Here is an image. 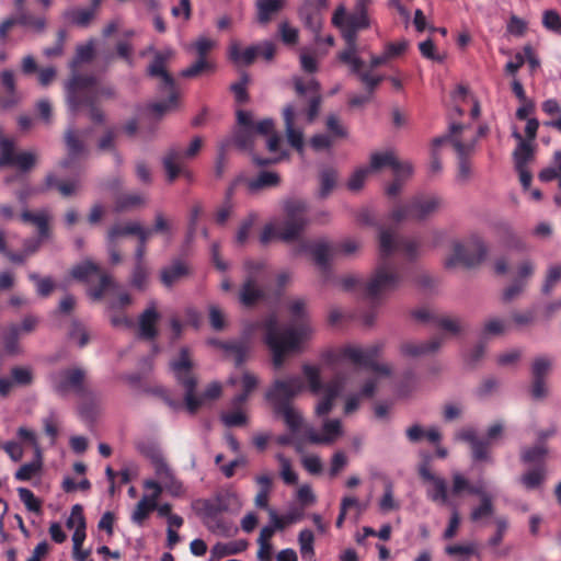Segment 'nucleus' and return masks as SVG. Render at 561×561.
<instances>
[{
  "label": "nucleus",
  "instance_id": "obj_48",
  "mask_svg": "<svg viewBox=\"0 0 561 561\" xmlns=\"http://www.w3.org/2000/svg\"><path fill=\"white\" fill-rule=\"evenodd\" d=\"M470 129L469 125H463L459 123H450L449 125V133L447 135L436 137L433 139L432 145L435 151L438 147H440L443 144L450 141L453 144L454 138H461V135Z\"/></svg>",
  "mask_w": 561,
  "mask_h": 561
},
{
  "label": "nucleus",
  "instance_id": "obj_27",
  "mask_svg": "<svg viewBox=\"0 0 561 561\" xmlns=\"http://www.w3.org/2000/svg\"><path fill=\"white\" fill-rule=\"evenodd\" d=\"M1 85L5 95L0 98V107L9 110L16 106L21 101V95L16 90L15 78L12 70H3L0 73Z\"/></svg>",
  "mask_w": 561,
  "mask_h": 561
},
{
  "label": "nucleus",
  "instance_id": "obj_49",
  "mask_svg": "<svg viewBox=\"0 0 561 561\" xmlns=\"http://www.w3.org/2000/svg\"><path fill=\"white\" fill-rule=\"evenodd\" d=\"M337 181L336 171L332 168H328L321 171L320 173V192L319 195L321 198L328 197L331 192L334 190Z\"/></svg>",
  "mask_w": 561,
  "mask_h": 561
},
{
  "label": "nucleus",
  "instance_id": "obj_54",
  "mask_svg": "<svg viewBox=\"0 0 561 561\" xmlns=\"http://www.w3.org/2000/svg\"><path fill=\"white\" fill-rule=\"evenodd\" d=\"M42 470V460L37 459L22 465L14 473L18 481H30L33 477L38 474Z\"/></svg>",
  "mask_w": 561,
  "mask_h": 561
},
{
  "label": "nucleus",
  "instance_id": "obj_22",
  "mask_svg": "<svg viewBox=\"0 0 561 561\" xmlns=\"http://www.w3.org/2000/svg\"><path fill=\"white\" fill-rule=\"evenodd\" d=\"M385 167H390L394 175H399L401 172L407 173L408 175L412 174L413 168L411 163L400 162L397 160L392 152H375L370 156V167L369 171H378Z\"/></svg>",
  "mask_w": 561,
  "mask_h": 561
},
{
  "label": "nucleus",
  "instance_id": "obj_6",
  "mask_svg": "<svg viewBox=\"0 0 561 561\" xmlns=\"http://www.w3.org/2000/svg\"><path fill=\"white\" fill-rule=\"evenodd\" d=\"M172 56L173 51L171 49L156 51L152 61L147 68V75L151 78H160L159 89L169 94L167 100L154 102L150 105V110L158 116L176 108L179 104L175 80L165 69L167 62Z\"/></svg>",
  "mask_w": 561,
  "mask_h": 561
},
{
  "label": "nucleus",
  "instance_id": "obj_57",
  "mask_svg": "<svg viewBox=\"0 0 561 561\" xmlns=\"http://www.w3.org/2000/svg\"><path fill=\"white\" fill-rule=\"evenodd\" d=\"M18 494L21 502L25 505L27 511L33 513H41L42 502L34 495V493L26 488H19Z\"/></svg>",
  "mask_w": 561,
  "mask_h": 561
},
{
  "label": "nucleus",
  "instance_id": "obj_16",
  "mask_svg": "<svg viewBox=\"0 0 561 561\" xmlns=\"http://www.w3.org/2000/svg\"><path fill=\"white\" fill-rule=\"evenodd\" d=\"M203 146V138L196 136L192 139L186 150L172 147L163 158V167L165 169L168 181L173 182L180 174L181 162L183 158H194Z\"/></svg>",
  "mask_w": 561,
  "mask_h": 561
},
{
  "label": "nucleus",
  "instance_id": "obj_50",
  "mask_svg": "<svg viewBox=\"0 0 561 561\" xmlns=\"http://www.w3.org/2000/svg\"><path fill=\"white\" fill-rule=\"evenodd\" d=\"M145 204V197L137 193L122 194L116 198L115 210L121 213Z\"/></svg>",
  "mask_w": 561,
  "mask_h": 561
},
{
  "label": "nucleus",
  "instance_id": "obj_42",
  "mask_svg": "<svg viewBox=\"0 0 561 561\" xmlns=\"http://www.w3.org/2000/svg\"><path fill=\"white\" fill-rule=\"evenodd\" d=\"M21 220L25 224H32L37 227L41 239L48 237L49 226L48 218L45 214H34L30 210L22 211Z\"/></svg>",
  "mask_w": 561,
  "mask_h": 561
},
{
  "label": "nucleus",
  "instance_id": "obj_23",
  "mask_svg": "<svg viewBox=\"0 0 561 561\" xmlns=\"http://www.w3.org/2000/svg\"><path fill=\"white\" fill-rule=\"evenodd\" d=\"M477 141V137L472 136L470 139H453V147L455 148L459 163H458V180L461 182H466L470 176V163L468 161V156L472 151Z\"/></svg>",
  "mask_w": 561,
  "mask_h": 561
},
{
  "label": "nucleus",
  "instance_id": "obj_28",
  "mask_svg": "<svg viewBox=\"0 0 561 561\" xmlns=\"http://www.w3.org/2000/svg\"><path fill=\"white\" fill-rule=\"evenodd\" d=\"M341 390L342 381L339 378H334L330 382L325 383L323 397L316 407L317 415L324 416L331 412L334 401L339 397Z\"/></svg>",
  "mask_w": 561,
  "mask_h": 561
},
{
  "label": "nucleus",
  "instance_id": "obj_2",
  "mask_svg": "<svg viewBox=\"0 0 561 561\" xmlns=\"http://www.w3.org/2000/svg\"><path fill=\"white\" fill-rule=\"evenodd\" d=\"M293 324L280 330L276 314H270L257 323L264 331V342L273 354V365L280 368L285 356L299 348L300 343L310 336L312 329L306 319L305 301L296 299L289 304Z\"/></svg>",
  "mask_w": 561,
  "mask_h": 561
},
{
  "label": "nucleus",
  "instance_id": "obj_3",
  "mask_svg": "<svg viewBox=\"0 0 561 561\" xmlns=\"http://www.w3.org/2000/svg\"><path fill=\"white\" fill-rule=\"evenodd\" d=\"M305 388L300 376H290L285 379H276L265 393L276 416L283 419L290 434L301 436L305 440V428L310 427L304 422L301 413L293 405L294 399Z\"/></svg>",
  "mask_w": 561,
  "mask_h": 561
},
{
  "label": "nucleus",
  "instance_id": "obj_51",
  "mask_svg": "<svg viewBox=\"0 0 561 561\" xmlns=\"http://www.w3.org/2000/svg\"><path fill=\"white\" fill-rule=\"evenodd\" d=\"M302 371L308 381L309 390L313 394H318L324 390L325 385L322 383L320 371L317 367L311 365H304Z\"/></svg>",
  "mask_w": 561,
  "mask_h": 561
},
{
  "label": "nucleus",
  "instance_id": "obj_24",
  "mask_svg": "<svg viewBox=\"0 0 561 561\" xmlns=\"http://www.w3.org/2000/svg\"><path fill=\"white\" fill-rule=\"evenodd\" d=\"M512 136L517 140V147L513 151L515 170L523 190L526 191V136L515 125L512 126Z\"/></svg>",
  "mask_w": 561,
  "mask_h": 561
},
{
  "label": "nucleus",
  "instance_id": "obj_14",
  "mask_svg": "<svg viewBox=\"0 0 561 561\" xmlns=\"http://www.w3.org/2000/svg\"><path fill=\"white\" fill-rule=\"evenodd\" d=\"M85 379L87 371L81 367H68L49 375L50 387L59 396L73 392L79 397H84L87 394Z\"/></svg>",
  "mask_w": 561,
  "mask_h": 561
},
{
  "label": "nucleus",
  "instance_id": "obj_39",
  "mask_svg": "<svg viewBox=\"0 0 561 561\" xmlns=\"http://www.w3.org/2000/svg\"><path fill=\"white\" fill-rule=\"evenodd\" d=\"M257 385V377L250 371H244L241 378L242 391L234 396L232 399V405L236 408L241 407L249 399V396L256 389Z\"/></svg>",
  "mask_w": 561,
  "mask_h": 561
},
{
  "label": "nucleus",
  "instance_id": "obj_61",
  "mask_svg": "<svg viewBox=\"0 0 561 561\" xmlns=\"http://www.w3.org/2000/svg\"><path fill=\"white\" fill-rule=\"evenodd\" d=\"M510 327L507 321L493 318L484 323L483 335L484 336H496L505 333Z\"/></svg>",
  "mask_w": 561,
  "mask_h": 561
},
{
  "label": "nucleus",
  "instance_id": "obj_55",
  "mask_svg": "<svg viewBox=\"0 0 561 561\" xmlns=\"http://www.w3.org/2000/svg\"><path fill=\"white\" fill-rule=\"evenodd\" d=\"M257 219V215L254 213L249 214L240 224V227L236 233V242L239 245L245 244L250 237V232Z\"/></svg>",
  "mask_w": 561,
  "mask_h": 561
},
{
  "label": "nucleus",
  "instance_id": "obj_18",
  "mask_svg": "<svg viewBox=\"0 0 561 561\" xmlns=\"http://www.w3.org/2000/svg\"><path fill=\"white\" fill-rule=\"evenodd\" d=\"M301 111L295 104H287L282 112L287 141L295 150L301 153L305 147L304 133L301 128L296 126Z\"/></svg>",
  "mask_w": 561,
  "mask_h": 561
},
{
  "label": "nucleus",
  "instance_id": "obj_58",
  "mask_svg": "<svg viewBox=\"0 0 561 561\" xmlns=\"http://www.w3.org/2000/svg\"><path fill=\"white\" fill-rule=\"evenodd\" d=\"M216 46V42L201 36L196 41H194L187 49L194 50L197 55V58H207L208 53Z\"/></svg>",
  "mask_w": 561,
  "mask_h": 561
},
{
  "label": "nucleus",
  "instance_id": "obj_38",
  "mask_svg": "<svg viewBox=\"0 0 561 561\" xmlns=\"http://www.w3.org/2000/svg\"><path fill=\"white\" fill-rule=\"evenodd\" d=\"M280 178L276 172L262 171L255 179L248 180L247 185L251 193L263 188L275 187L279 184Z\"/></svg>",
  "mask_w": 561,
  "mask_h": 561
},
{
  "label": "nucleus",
  "instance_id": "obj_53",
  "mask_svg": "<svg viewBox=\"0 0 561 561\" xmlns=\"http://www.w3.org/2000/svg\"><path fill=\"white\" fill-rule=\"evenodd\" d=\"M298 542L302 558L308 559L314 556V535L310 529H304L299 533Z\"/></svg>",
  "mask_w": 561,
  "mask_h": 561
},
{
  "label": "nucleus",
  "instance_id": "obj_56",
  "mask_svg": "<svg viewBox=\"0 0 561 561\" xmlns=\"http://www.w3.org/2000/svg\"><path fill=\"white\" fill-rule=\"evenodd\" d=\"M94 57V43L90 41L85 45H79L76 49V56L70 64L72 69H76L81 62H89Z\"/></svg>",
  "mask_w": 561,
  "mask_h": 561
},
{
  "label": "nucleus",
  "instance_id": "obj_47",
  "mask_svg": "<svg viewBox=\"0 0 561 561\" xmlns=\"http://www.w3.org/2000/svg\"><path fill=\"white\" fill-rule=\"evenodd\" d=\"M157 507V502L150 500L148 495H145L136 505L135 511L131 515V520L138 525H141L145 519L148 518L149 514Z\"/></svg>",
  "mask_w": 561,
  "mask_h": 561
},
{
  "label": "nucleus",
  "instance_id": "obj_5",
  "mask_svg": "<svg viewBox=\"0 0 561 561\" xmlns=\"http://www.w3.org/2000/svg\"><path fill=\"white\" fill-rule=\"evenodd\" d=\"M95 83L94 75L73 73L66 84V98L72 113L85 106L89 108L90 119L95 124H103L105 115L96 104Z\"/></svg>",
  "mask_w": 561,
  "mask_h": 561
},
{
  "label": "nucleus",
  "instance_id": "obj_32",
  "mask_svg": "<svg viewBox=\"0 0 561 561\" xmlns=\"http://www.w3.org/2000/svg\"><path fill=\"white\" fill-rule=\"evenodd\" d=\"M298 14L305 27L314 34L316 41H320V32L323 24L322 13L310 5L304 4L299 9Z\"/></svg>",
  "mask_w": 561,
  "mask_h": 561
},
{
  "label": "nucleus",
  "instance_id": "obj_44",
  "mask_svg": "<svg viewBox=\"0 0 561 561\" xmlns=\"http://www.w3.org/2000/svg\"><path fill=\"white\" fill-rule=\"evenodd\" d=\"M138 224L136 221H129L125 224H115L107 231V242L113 244L117 243L118 238L126 236H135L138 230Z\"/></svg>",
  "mask_w": 561,
  "mask_h": 561
},
{
  "label": "nucleus",
  "instance_id": "obj_45",
  "mask_svg": "<svg viewBox=\"0 0 561 561\" xmlns=\"http://www.w3.org/2000/svg\"><path fill=\"white\" fill-rule=\"evenodd\" d=\"M215 64L207 58H197L190 67L181 71L183 78H195L204 72H214Z\"/></svg>",
  "mask_w": 561,
  "mask_h": 561
},
{
  "label": "nucleus",
  "instance_id": "obj_37",
  "mask_svg": "<svg viewBox=\"0 0 561 561\" xmlns=\"http://www.w3.org/2000/svg\"><path fill=\"white\" fill-rule=\"evenodd\" d=\"M251 347L245 340L228 341L225 352L227 356L233 357L236 367H241L248 359Z\"/></svg>",
  "mask_w": 561,
  "mask_h": 561
},
{
  "label": "nucleus",
  "instance_id": "obj_21",
  "mask_svg": "<svg viewBox=\"0 0 561 561\" xmlns=\"http://www.w3.org/2000/svg\"><path fill=\"white\" fill-rule=\"evenodd\" d=\"M161 316L157 310L156 302L150 305L139 314L138 318V336L146 341H153L158 336L157 324Z\"/></svg>",
  "mask_w": 561,
  "mask_h": 561
},
{
  "label": "nucleus",
  "instance_id": "obj_4",
  "mask_svg": "<svg viewBox=\"0 0 561 561\" xmlns=\"http://www.w3.org/2000/svg\"><path fill=\"white\" fill-rule=\"evenodd\" d=\"M332 24L337 27L346 43V47L337 54L339 61H352L357 55V33L369 27V18L364 1H358L353 13L346 14L345 7L339 5L332 16Z\"/></svg>",
  "mask_w": 561,
  "mask_h": 561
},
{
  "label": "nucleus",
  "instance_id": "obj_17",
  "mask_svg": "<svg viewBox=\"0 0 561 561\" xmlns=\"http://www.w3.org/2000/svg\"><path fill=\"white\" fill-rule=\"evenodd\" d=\"M36 157L32 152H14V144L12 140L3 138L0 140V168L18 167L23 172H28L34 168Z\"/></svg>",
  "mask_w": 561,
  "mask_h": 561
},
{
  "label": "nucleus",
  "instance_id": "obj_1",
  "mask_svg": "<svg viewBox=\"0 0 561 561\" xmlns=\"http://www.w3.org/2000/svg\"><path fill=\"white\" fill-rule=\"evenodd\" d=\"M417 241L397 237L389 229H381L379 233L380 259L369 282L362 284L357 277L348 275L341 278L340 284L344 290H352L360 286L366 298L376 300L380 295L397 289L402 282L401 270L392 261L391 255L394 252H401L409 260H414L417 256Z\"/></svg>",
  "mask_w": 561,
  "mask_h": 561
},
{
  "label": "nucleus",
  "instance_id": "obj_43",
  "mask_svg": "<svg viewBox=\"0 0 561 561\" xmlns=\"http://www.w3.org/2000/svg\"><path fill=\"white\" fill-rule=\"evenodd\" d=\"M432 488L427 490V499L434 503L446 505L448 503V490L445 479L437 478L431 482Z\"/></svg>",
  "mask_w": 561,
  "mask_h": 561
},
{
  "label": "nucleus",
  "instance_id": "obj_10",
  "mask_svg": "<svg viewBox=\"0 0 561 561\" xmlns=\"http://www.w3.org/2000/svg\"><path fill=\"white\" fill-rule=\"evenodd\" d=\"M171 369L174 373L179 383L185 389V405L190 413H195L202 405L195 393L197 379L192 373V360L188 350L181 348L179 358L171 362Z\"/></svg>",
  "mask_w": 561,
  "mask_h": 561
},
{
  "label": "nucleus",
  "instance_id": "obj_9",
  "mask_svg": "<svg viewBox=\"0 0 561 561\" xmlns=\"http://www.w3.org/2000/svg\"><path fill=\"white\" fill-rule=\"evenodd\" d=\"M503 432V426L499 423L489 427L484 437H479L472 427L460 430L456 434V438L466 442L470 445L471 458L474 462L493 463L492 449L495 440L500 438Z\"/></svg>",
  "mask_w": 561,
  "mask_h": 561
},
{
  "label": "nucleus",
  "instance_id": "obj_52",
  "mask_svg": "<svg viewBox=\"0 0 561 561\" xmlns=\"http://www.w3.org/2000/svg\"><path fill=\"white\" fill-rule=\"evenodd\" d=\"M19 25L32 28L33 31L41 33L46 27V20L44 16H35L28 12H20L16 16Z\"/></svg>",
  "mask_w": 561,
  "mask_h": 561
},
{
  "label": "nucleus",
  "instance_id": "obj_7",
  "mask_svg": "<svg viewBox=\"0 0 561 561\" xmlns=\"http://www.w3.org/2000/svg\"><path fill=\"white\" fill-rule=\"evenodd\" d=\"M383 350L382 343H375L365 348L357 345H345L336 353L328 355L330 363L347 360L357 367L365 368L381 376H390L391 367L387 364H379L377 358Z\"/></svg>",
  "mask_w": 561,
  "mask_h": 561
},
{
  "label": "nucleus",
  "instance_id": "obj_29",
  "mask_svg": "<svg viewBox=\"0 0 561 561\" xmlns=\"http://www.w3.org/2000/svg\"><path fill=\"white\" fill-rule=\"evenodd\" d=\"M554 434V428L538 430L535 432V442L528 447V462L543 461L547 454V440Z\"/></svg>",
  "mask_w": 561,
  "mask_h": 561
},
{
  "label": "nucleus",
  "instance_id": "obj_41",
  "mask_svg": "<svg viewBox=\"0 0 561 561\" xmlns=\"http://www.w3.org/2000/svg\"><path fill=\"white\" fill-rule=\"evenodd\" d=\"M66 146L68 149L69 158L61 161L60 165L62 168H68L70 165V160L76 159L84 151L83 142L78 138L73 130H68L65 136Z\"/></svg>",
  "mask_w": 561,
  "mask_h": 561
},
{
  "label": "nucleus",
  "instance_id": "obj_40",
  "mask_svg": "<svg viewBox=\"0 0 561 561\" xmlns=\"http://www.w3.org/2000/svg\"><path fill=\"white\" fill-rule=\"evenodd\" d=\"M526 279V263L522 262L517 266L516 278L503 293V301L510 302L518 297L524 289V282Z\"/></svg>",
  "mask_w": 561,
  "mask_h": 561
},
{
  "label": "nucleus",
  "instance_id": "obj_64",
  "mask_svg": "<svg viewBox=\"0 0 561 561\" xmlns=\"http://www.w3.org/2000/svg\"><path fill=\"white\" fill-rule=\"evenodd\" d=\"M542 24L547 30L561 34V16L557 11H545L542 14Z\"/></svg>",
  "mask_w": 561,
  "mask_h": 561
},
{
  "label": "nucleus",
  "instance_id": "obj_8",
  "mask_svg": "<svg viewBox=\"0 0 561 561\" xmlns=\"http://www.w3.org/2000/svg\"><path fill=\"white\" fill-rule=\"evenodd\" d=\"M443 205V199L433 194H416L405 204L394 207L390 218L397 222L410 219L422 221L435 214Z\"/></svg>",
  "mask_w": 561,
  "mask_h": 561
},
{
  "label": "nucleus",
  "instance_id": "obj_33",
  "mask_svg": "<svg viewBox=\"0 0 561 561\" xmlns=\"http://www.w3.org/2000/svg\"><path fill=\"white\" fill-rule=\"evenodd\" d=\"M265 297L264 290L257 286L253 276H249L240 290V301L245 307H252Z\"/></svg>",
  "mask_w": 561,
  "mask_h": 561
},
{
  "label": "nucleus",
  "instance_id": "obj_26",
  "mask_svg": "<svg viewBox=\"0 0 561 561\" xmlns=\"http://www.w3.org/2000/svg\"><path fill=\"white\" fill-rule=\"evenodd\" d=\"M341 434V422L339 420H327L323 424V435L311 427L305 428V440L311 444H325L333 442Z\"/></svg>",
  "mask_w": 561,
  "mask_h": 561
},
{
  "label": "nucleus",
  "instance_id": "obj_19",
  "mask_svg": "<svg viewBox=\"0 0 561 561\" xmlns=\"http://www.w3.org/2000/svg\"><path fill=\"white\" fill-rule=\"evenodd\" d=\"M238 127L233 133V144L241 150L252 149L254 144V122L250 112L237 111Z\"/></svg>",
  "mask_w": 561,
  "mask_h": 561
},
{
  "label": "nucleus",
  "instance_id": "obj_63",
  "mask_svg": "<svg viewBox=\"0 0 561 561\" xmlns=\"http://www.w3.org/2000/svg\"><path fill=\"white\" fill-rule=\"evenodd\" d=\"M561 279V264H552L547 271L542 293L549 295L554 285Z\"/></svg>",
  "mask_w": 561,
  "mask_h": 561
},
{
  "label": "nucleus",
  "instance_id": "obj_12",
  "mask_svg": "<svg viewBox=\"0 0 561 561\" xmlns=\"http://www.w3.org/2000/svg\"><path fill=\"white\" fill-rule=\"evenodd\" d=\"M486 255V248L478 237L466 241H456L453 245V253L445 260V267L453 268L461 265L472 268L482 263Z\"/></svg>",
  "mask_w": 561,
  "mask_h": 561
},
{
  "label": "nucleus",
  "instance_id": "obj_62",
  "mask_svg": "<svg viewBox=\"0 0 561 561\" xmlns=\"http://www.w3.org/2000/svg\"><path fill=\"white\" fill-rule=\"evenodd\" d=\"M278 32L282 42L285 45L294 46L298 43L299 32L296 27L290 26L287 22H282L278 25Z\"/></svg>",
  "mask_w": 561,
  "mask_h": 561
},
{
  "label": "nucleus",
  "instance_id": "obj_30",
  "mask_svg": "<svg viewBox=\"0 0 561 561\" xmlns=\"http://www.w3.org/2000/svg\"><path fill=\"white\" fill-rule=\"evenodd\" d=\"M355 59L358 60V64H353L352 61H340L341 64L348 67L350 75L355 76L360 83L364 85L367 95H371L375 93L376 89L379 87L377 82L373 79V73L369 70H363L364 60L359 56H355Z\"/></svg>",
  "mask_w": 561,
  "mask_h": 561
},
{
  "label": "nucleus",
  "instance_id": "obj_15",
  "mask_svg": "<svg viewBox=\"0 0 561 561\" xmlns=\"http://www.w3.org/2000/svg\"><path fill=\"white\" fill-rule=\"evenodd\" d=\"M70 274L75 279L85 283H91L94 277L99 278V284L89 289V296L93 300H100L112 284L111 277L102 273L100 266L91 261L73 266Z\"/></svg>",
  "mask_w": 561,
  "mask_h": 561
},
{
  "label": "nucleus",
  "instance_id": "obj_46",
  "mask_svg": "<svg viewBox=\"0 0 561 561\" xmlns=\"http://www.w3.org/2000/svg\"><path fill=\"white\" fill-rule=\"evenodd\" d=\"M20 327L18 324H11L3 333V348L7 354L15 355L20 351L19 339H20Z\"/></svg>",
  "mask_w": 561,
  "mask_h": 561
},
{
  "label": "nucleus",
  "instance_id": "obj_20",
  "mask_svg": "<svg viewBox=\"0 0 561 561\" xmlns=\"http://www.w3.org/2000/svg\"><path fill=\"white\" fill-rule=\"evenodd\" d=\"M302 253H311L314 263L319 266L322 273H330V245L327 242H311L301 239L294 248V254L299 255Z\"/></svg>",
  "mask_w": 561,
  "mask_h": 561
},
{
  "label": "nucleus",
  "instance_id": "obj_59",
  "mask_svg": "<svg viewBox=\"0 0 561 561\" xmlns=\"http://www.w3.org/2000/svg\"><path fill=\"white\" fill-rule=\"evenodd\" d=\"M148 280V270L145 263H136L133 274L130 284L133 287L144 290L147 286Z\"/></svg>",
  "mask_w": 561,
  "mask_h": 561
},
{
  "label": "nucleus",
  "instance_id": "obj_25",
  "mask_svg": "<svg viewBox=\"0 0 561 561\" xmlns=\"http://www.w3.org/2000/svg\"><path fill=\"white\" fill-rule=\"evenodd\" d=\"M443 342V335L433 336L427 342H404L400 346V352L403 356L419 357L436 352Z\"/></svg>",
  "mask_w": 561,
  "mask_h": 561
},
{
  "label": "nucleus",
  "instance_id": "obj_34",
  "mask_svg": "<svg viewBox=\"0 0 561 561\" xmlns=\"http://www.w3.org/2000/svg\"><path fill=\"white\" fill-rule=\"evenodd\" d=\"M190 274L188 266L181 260H174L168 267L161 270V282L165 287H171L181 278Z\"/></svg>",
  "mask_w": 561,
  "mask_h": 561
},
{
  "label": "nucleus",
  "instance_id": "obj_11",
  "mask_svg": "<svg viewBox=\"0 0 561 561\" xmlns=\"http://www.w3.org/2000/svg\"><path fill=\"white\" fill-rule=\"evenodd\" d=\"M285 220L279 226L278 239L284 242L298 240L309 220L306 217L308 205L301 199H289L284 205Z\"/></svg>",
  "mask_w": 561,
  "mask_h": 561
},
{
  "label": "nucleus",
  "instance_id": "obj_31",
  "mask_svg": "<svg viewBox=\"0 0 561 561\" xmlns=\"http://www.w3.org/2000/svg\"><path fill=\"white\" fill-rule=\"evenodd\" d=\"M287 0H256V20L260 24H268L285 7Z\"/></svg>",
  "mask_w": 561,
  "mask_h": 561
},
{
  "label": "nucleus",
  "instance_id": "obj_35",
  "mask_svg": "<svg viewBox=\"0 0 561 561\" xmlns=\"http://www.w3.org/2000/svg\"><path fill=\"white\" fill-rule=\"evenodd\" d=\"M248 548L245 540H234L230 542H217L210 550V561H218L227 556H234L243 552Z\"/></svg>",
  "mask_w": 561,
  "mask_h": 561
},
{
  "label": "nucleus",
  "instance_id": "obj_13",
  "mask_svg": "<svg viewBox=\"0 0 561 561\" xmlns=\"http://www.w3.org/2000/svg\"><path fill=\"white\" fill-rule=\"evenodd\" d=\"M553 363V357L549 355H538L531 362V381L528 392L531 399L537 402H543L550 396L549 376L552 371Z\"/></svg>",
  "mask_w": 561,
  "mask_h": 561
},
{
  "label": "nucleus",
  "instance_id": "obj_36",
  "mask_svg": "<svg viewBox=\"0 0 561 561\" xmlns=\"http://www.w3.org/2000/svg\"><path fill=\"white\" fill-rule=\"evenodd\" d=\"M259 56V47L256 45L249 46L244 50H241L240 45L237 42L231 43L229 46V58L238 65L250 66L254 62Z\"/></svg>",
  "mask_w": 561,
  "mask_h": 561
},
{
  "label": "nucleus",
  "instance_id": "obj_60",
  "mask_svg": "<svg viewBox=\"0 0 561 561\" xmlns=\"http://www.w3.org/2000/svg\"><path fill=\"white\" fill-rule=\"evenodd\" d=\"M277 459L280 465V477H282L283 481L289 485L296 484L298 481V476L293 470L290 460L288 458H286L285 456H283L282 454L277 455Z\"/></svg>",
  "mask_w": 561,
  "mask_h": 561
}]
</instances>
